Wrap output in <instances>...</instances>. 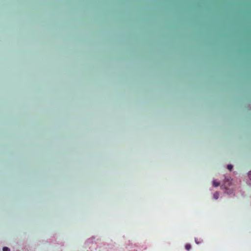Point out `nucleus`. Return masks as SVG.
Wrapping results in <instances>:
<instances>
[{"instance_id": "obj_1", "label": "nucleus", "mask_w": 251, "mask_h": 251, "mask_svg": "<svg viewBox=\"0 0 251 251\" xmlns=\"http://www.w3.org/2000/svg\"><path fill=\"white\" fill-rule=\"evenodd\" d=\"M231 178L230 177H226L225 178V186H226L227 185H229L230 183H231Z\"/></svg>"}, {"instance_id": "obj_2", "label": "nucleus", "mask_w": 251, "mask_h": 251, "mask_svg": "<svg viewBox=\"0 0 251 251\" xmlns=\"http://www.w3.org/2000/svg\"><path fill=\"white\" fill-rule=\"evenodd\" d=\"M219 193L216 192H215L214 195H213V197L215 199L217 200L219 198Z\"/></svg>"}, {"instance_id": "obj_3", "label": "nucleus", "mask_w": 251, "mask_h": 251, "mask_svg": "<svg viewBox=\"0 0 251 251\" xmlns=\"http://www.w3.org/2000/svg\"><path fill=\"white\" fill-rule=\"evenodd\" d=\"M191 245L187 244L185 245V249L186 250L189 251L191 249Z\"/></svg>"}, {"instance_id": "obj_4", "label": "nucleus", "mask_w": 251, "mask_h": 251, "mask_svg": "<svg viewBox=\"0 0 251 251\" xmlns=\"http://www.w3.org/2000/svg\"><path fill=\"white\" fill-rule=\"evenodd\" d=\"M213 185L215 186V187H217L218 186H219L220 185V183L218 182H216V181H213Z\"/></svg>"}, {"instance_id": "obj_5", "label": "nucleus", "mask_w": 251, "mask_h": 251, "mask_svg": "<svg viewBox=\"0 0 251 251\" xmlns=\"http://www.w3.org/2000/svg\"><path fill=\"white\" fill-rule=\"evenodd\" d=\"M227 168L229 170V171H231L232 168H233V166L232 165H228L227 166Z\"/></svg>"}, {"instance_id": "obj_6", "label": "nucleus", "mask_w": 251, "mask_h": 251, "mask_svg": "<svg viewBox=\"0 0 251 251\" xmlns=\"http://www.w3.org/2000/svg\"><path fill=\"white\" fill-rule=\"evenodd\" d=\"M3 251H10V250L7 247H3Z\"/></svg>"}, {"instance_id": "obj_7", "label": "nucleus", "mask_w": 251, "mask_h": 251, "mask_svg": "<svg viewBox=\"0 0 251 251\" xmlns=\"http://www.w3.org/2000/svg\"><path fill=\"white\" fill-rule=\"evenodd\" d=\"M248 176L250 179L251 180V171H250L248 173Z\"/></svg>"}, {"instance_id": "obj_8", "label": "nucleus", "mask_w": 251, "mask_h": 251, "mask_svg": "<svg viewBox=\"0 0 251 251\" xmlns=\"http://www.w3.org/2000/svg\"><path fill=\"white\" fill-rule=\"evenodd\" d=\"M195 241H196V243H197V244H198V243H199L197 241V240H195Z\"/></svg>"}]
</instances>
